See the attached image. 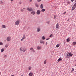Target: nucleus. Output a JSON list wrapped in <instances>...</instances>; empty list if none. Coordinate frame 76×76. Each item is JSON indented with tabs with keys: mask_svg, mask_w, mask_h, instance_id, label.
Returning a JSON list of instances; mask_svg holds the SVG:
<instances>
[{
	"mask_svg": "<svg viewBox=\"0 0 76 76\" xmlns=\"http://www.w3.org/2000/svg\"><path fill=\"white\" fill-rule=\"evenodd\" d=\"M45 10V9H42L41 10V12H44Z\"/></svg>",
	"mask_w": 76,
	"mask_h": 76,
	"instance_id": "412c9836",
	"label": "nucleus"
},
{
	"mask_svg": "<svg viewBox=\"0 0 76 76\" xmlns=\"http://www.w3.org/2000/svg\"><path fill=\"white\" fill-rule=\"evenodd\" d=\"M74 6L76 7V3L74 4Z\"/></svg>",
	"mask_w": 76,
	"mask_h": 76,
	"instance_id": "e433bc0d",
	"label": "nucleus"
},
{
	"mask_svg": "<svg viewBox=\"0 0 76 76\" xmlns=\"http://www.w3.org/2000/svg\"><path fill=\"white\" fill-rule=\"evenodd\" d=\"M11 76H14V75H12Z\"/></svg>",
	"mask_w": 76,
	"mask_h": 76,
	"instance_id": "09e8293b",
	"label": "nucleus"
},
{
	"mask_svg": "<svg viewBox=\"0 0 76 76\" xmlns=\"http://www.w3.org/2000/svg\"><path fill=\"white\" fill-rule=\"evenodd\" d=\"M25 9V8H23V9H21L20 10L21 12H23L24 11V10H23Z\"/></svg>",
	"mask_w": 76,
	"mask_h": 76,
	"instance_id": "6ab92c4d",
	"label": "nucleus"
},
{
	"mask_svg": "<svg viewBox=\"0 0 76 76\" xmlns=\"http://www.w3.org/2000/svg\"><path fill=\"white\" fill-rule=\"evenodd\" d=\"M62 60V59L61 58H59L58 60V61H61Z\"/></svg>",
	"mask_w": 76,
	"mask_h": 76,
	"instance_id": "f3484780",
	"label": "nucleus"
},
{
	"mask_svg": "<svg viewBox=\"0 0 76 76\" xmlns=\"http://www.w3.org/2000/svg\"><path fill=\"white\" fill-rule=\"evenodd\" d=\"M11 40V37H8L7 38V41H10Z\"/></svg>",
	"mask_w": 76,
	"mask_h": 76,
	"instance_id": "39448f33",
	"label": "nucleus"
},
{
	"mask_svg": "<svg viewBox=\"0 0 76 76\" xmlns=\"http://www.w3.org/2000/svg\"><path fill=\"white\" fill-rule=\"evenodd\" d=\"M49 38H48V39H46V40H48V39H49Z\"/></svg>",
	"mask_w": 76,
	"mask_h": 76,
	"instance_id": "a18cd8bd",
	"label": "nucleus"
},
{
	"mask_svg": "<svg viewBox=\"0 0 76 76\" xmlns=\"http://www.w3.org/2000/svg\"><path fill=\"white\" fill-rule=\"evenodd\" d=\"M4 57H7V55H4Z\"/></svg>",
	"mask_w": 76,
	"mask_h": 76,
	"instance_id": "f704fd0d",
	"label": "nucleus"
},
{
	"mask_svg": "<svg viewBox=\"0 0 76 76\" xmlns=\"http://www.w3.org/2000/svg\"><path fill=\"white\" fill-rule=\"evenodd\" d=\"M10 1H11L12 2V1H13V0H10Z\"/></svg>",
	"mask_w": 76,
	"mask_h": 76,
	"instance_id": "37998d69",
	"label": "nucleus"
},
{
	"mask_svg": "<svg viewBox=\"0 0 76 76\" xmlns=\"http://www.w3.org/2000/svg\"><path fill=\"white\" fill-rule=\"evenodd\" d=\"M35 6H36V7H39V5H38V4H36Z\"/></svg>",
	"mask_w": 76,
	"mask_h": 76,
	"instance_id": "bb28decb",
	"label": "nucleus"
},
{
	"mask_svg": "<svg viewBox=\"0 0 76 76\" xmlns=\"http://www.w3.org/2000/svg\"><path fill=\"white\" fill-rule=\"evenodd\" d=\"M49 21L47 22V23H48V24H49Z\"/></svg>",
	"mask_w": 76,
	"mask_h": 76,
	"instance_id": "c03bdc74",
	"label": "nucleus"
},
{
	"mask_svg": "<svg viewBox=\"0 0 76 76\" xmlns=\"http://www.w3.org/2000/svg\"><path fill=\"white\" fill-rule=\"evenodd\" d=\"M75 2H76V0H75Z\"/></svg>",
	"mask_w": 76,
	"mask_h": 76,
	"instance_id": "603ef678",
	"label": "nucleus"
},
{
	"mask_svg": "<svg viewBox=\"0 0 76 76\" xmlns=\"http://www.w3.org/2000/svg\"><path fill=\"white\" fill-rule=\"evenodd\" d=\"M31 69H32V67H31V66H29L28 67V70H31Z\"/></svg>",
	"mask_w": 76,
	"mask_h": 76,
	"instance_id": "a211bd4d",
	"label": "nucleus"
},
{
	"mask_svg": "<svg viewBox=\"0 0 76 76\" xmlns=\"http://www.w3.org/2000/svg\"><path fill=\"white\" fill-rule=\"evenodd\" d=\"M37 49L38 50H41V47L40 46H38L37 47Z\"/></svg>",
	"mask_w": 76,
	"mask_h": 76,
	"instance_id": "6e6552de",
	"label": "nucleus"
},
{
	"mask_svg": "<svg viewBox=\"0 0 76 76\" xmlns=\"http://www.w3.org/2000/svg\"><path fill=\"white\" fill-rule=\"evenodd\" d=\"M76 8V7H75V6H73L72 7V10H75V9Z\"/></svg>",
	"mask_w": 76,
	"mask_h": 76,
	"instance_id": "5701e85b",
	"label": "nucleus"
},
{
	"mask_svg": "<svg viewBox=\"0 0 76 76\" xmlns=\"http://www.w3.org/2000/svg\"><path fill=\"white\" fill-rule=\"evenodd\" d=\"M49 37L52 38L53 37V35H52V34H50L49 36Z\"/></svg>",
	"mask_w": 76,
	"mask_h": 76,
	"instance_id": "c756f323",
	"label": "nucleus"
},
{
	"mask_svg": "<svg viewBox=\"0 0 76 76\" xmlns=\"http://www.w3.org/2000/svg\"><path fill=\"white\" fill-rule=\"evenodd\" d=\"M39 71H41V69H40V70H39Z\"/></svg>",
	"mask_w": 76,
	"mask_h": 76,
	"instance_id": "8fccbe9b",
	"label": "nucleus"
},
{
	"mask_svg": "<svg viewBox=\"0 0 76 76\" xmlns=\"http://www.w3.org/2000/svg\"><path fill=\"white\" fill-rule=\"evenodd\" d=\"M4 51V49L3 48L1 49V53H3Z\"/></svg>",
	"mask_w": 76,
	"mask_h": 76,
	"instance_id": "4be33fe9",
	"label": "nucleus"
},
{
	"mask_svg": "<svg viewBox=\"0 0 76 76\" xmlns=\"http://www.w3.org/2000/svg\"><path fill=\"white\" fill-rule=\"evenodd\" d=\"M74 69L73 68L72 69V71H74Z\"/></svg>",
	"mask_w": 76,
	"mask_h": 76,
	"instance_id": "a19ab883",
	"label": "nucleus"
},
{
	"mask_svg": "<svg viewBox=\"0 0 76 76\" xmlns=\"http://www.w3.org/2000/svg\"><path fill=\"white\" fill-rule=\"evenodd\" d=\"M56 15H54V19H56Z\"/></svg>",
	"mask_w": 76,
	"mask_h": 76,
	"instance_id": "2f4dec72",
	"label": "nucleus"
},
{
	"mask_svg": "<svg viewBox=\"0 0 76 76\" xmlns=\"http://www.w3.org/2000/svg\"><path fill=\"white\" fill-rule=\"evenodd\" d=\"M76 42H74L73 43V45H76Z\"/></svg>",
	"mask_w": 76,
	"mask_h": 76,
	"instance_id": "a878e982",
	"label": "nucleus"
},
{
	"mask_svg": "<svg viewBox=\"0 0 76 76\" xmlns=\"http://www.w3.org/2000/svg\"><path fill=\"white\" fill-rule=\"evenodd\" d=\"M31 14H32L33 15H35V12L33 11L31 12Z\"/></svg>",
	"mask_w": 76,
	"mask_h": 76,
	"instance_id": "4468645a",
	"label": "nucleus"
},
{
	"mask_svg": "<svg viewBox=\"0 0 76 76\" xmlns=\"http://www.w3.org/2000/svg\"><path fill=\"white\" fill-rule=\"evenodd\" d=\"M70 41V40L69 39V37L66 40V41L67 42H69Z\"/></svg>",
	"mask_w": 76,
	"mask_h": 76,
	"instance_id": "dca6fc26",
	"label": "nucleus"
},
{
	"mask_svg": "<svg viewBox=\"0 0 76 76\" xmlns=\"http://www.w3.org/2000/svg\"><path fill=\"white\" fill-rule=\"evenodd\" d=\"M43 8V4H42L40 5V9H42V8Z\"/></svg>",
	"mask_w": 76,
	"mask_h": 76,
	"instance_id": "2eb2a0df",
	"label": "nucleus"
},
{
	"mask_svg": "<svg viewBox=\"0 0 76 76\" xmlns=\"http://www.w3.org/2000/svg\"><path fill=\"white\" fill-rule=\"evenodd\" d=\"M26 51V48H24L22 49V51L24 53H25Z\"/></svg>",
	"mask_w": 76,
	"mask_h": 76,
	"instance_id": "9d476101",
	"label": "nucleus"
},
{
	"mask_svg": "<svg viewBox=\"0 0 76 76\" xmlns=\"http://www.w3.org/2000/svg\"><path fill=\"white\" fill-rule=\"evenodd\" d=\"M1 72H0V75H1Z\"/></svg>",
	"mask_w": 76,
	"mask_h": 76,
	"instance_id": "3c124183",
	"label": "nucleus"
},
{
	"mask_svg": "<svg viewBox=\"0 0 76 76\" xmlns=\"http://www.w3.org/2000/svg\"><path fill=\"white\" fill-rule=\"evenodd\" d=\"M47 62V61L46 60H45L44 61V64H46V63Z\"/></svg>",
	"mask_w": 76,
	"mask_h": 76,
	"instance_id": "7c9ffc66",
	"label": "nucleus"
},
{
	"mask_svg": "<svg viewBox=\"0 0 76 76\" xmlns=\"http://www.w3.org/2000/svg\"><path fill=\"white\" fill-rule=\"evenodd\" d=\"M27 10L29 11V12H31V11H33V10L31 8H28L26 9Z\"/></svg>",
	"mask_w": 76,
	"mask_h": 76,
	"instance_id": "7ed1b4c3",
	"label": "nucleus"
},
{
	"mask_svg": "<svg viewBox=\"0 0 76 76\" xmlns=\"http://www.w3.org/2000/svg\"><path fill=\"white\" fill-rule=\"evenodd\" d=\"M3 45V43L2 42H0V45Z\"/></svg>",
	"mask_w": 76,
	"mask_h": 76,
	"instance_id": "cd10ccee",
	"label": "nucleus"
},
{
	"mask_svg": "<svg viewBox=\"0 0 76 76\" xmlns=\"http://www.w3.org/2000/svg\"><path fill=\"white\" fill-rule=\"evenodd\" d=\"M32 1V0H29L30 2H31V1Z\"/></svg>",
	"mask_w": 76,
	"mask_h": 76,
	"instance_id": "ea45409f",
	"label": "nucleus"
},
{
	"mask_svg": "<svg viewBox=\"0 0 76 76\" xmlns=\"http://www.w3.org/2000/svg\"><path fill=\"white\" fill-rule=\"evenodd\" d=\"M1 28H6V27L5 25H3L1 26Z\"/></svg>",
	"mask_w": 76,
	"mask_h": 76,
	"instance_id": "ddd939ff",
	"label": "nucleus"
},
{
	"mask_svg": "<svg viewBox=\"0 0 76 76\" xmlns=\"http://www.w3.org/2000/svg\"><path fill=\"white\" fill-rule=\"evenodd\" d=\"M59 25L58 23H57V24L56 25V29H58L59 28Z\"/></svg>",
	"mask_w": 76,
	"mask_h": 76,
	"instance_id": "9b49d317",
	"label": "nucleus"
},
{
	"mask_svg": "<svg viewBox=\"0 0 76 76\" xmlns=\"http://www.w3.org/2000/svg\"><path fill=\"white\" fill-rule=\"evenodd\" d=\"M37 15H40L41 13V11L40 10H38L36 12Z\"/></svg>",
	"mask_w": 76,
	"mask_h": 76,
	"instance_id": "20e7f679",
	"label": "nucleus"
},
{
	"mask_svg": "<svg viewBox=\"0 0 76 76\" xmlns=\"http://www.w3.org/2000/svg\"><path fill=\"white\" fill-rule=\"evenodd\" d=\"M20 22V20H18L15 22V25H18Z\"/></svg>",
	"mask_w": 76,
	"mask_h": 76,
	"instance_id": "f03ea898",
	"label": "nucleus"
},
{
	"mask_svg": "<svg viewBox=\"0 0 76 76\" xmlns=\"http://www.w3.org/2000/svg\"><path fill=\"white\" fill-rule=\"evenodd\" d=\"M26 38V37H25V35H23V36L22 38L21 39V41H22L23 39H25Z\"/></svg>",
	"mask_w": 76,
	"mask_h": 76,
	"instance_id": "0eeeda50",
	"label": "nucleus"
},
{
	"mask_svg": "<svg viewBox=\"0 0 76 76\" xmlns=\"http://www.w3.org/2000/svg\"><path fill=\"white\" fill-rule=\"evenodd\" d=\"M5 47L6 48H7L8 47H9V45H5Z\"/></svg>",
	"mask_w": 76,
	"mask_h": 76,
	"instance_id": "c85d7f7f",
	"label": "nucleus"
},
{
	"mask_svg": "<svg viewBox=\"0 0 76 76\" xmlns=\"http://www.w3.org/2000/svg\"><path fill=\"white\" fill-rule=\"evenodd\" d=\"M40 43L41 44L43 43V44H44V42L42 40H40Z\"/></svg>",
	"mask_w": 76,
	"mask_h": 76,
	"instance_id": "f8f14e48",
	"label": "nucleus"
},
{
	"mask_svg": "<svg viewBox=\"0 0 76 76\" xmlns=\"http://www.w3.org/2000/svg\"><path fill=\"white\" fill-rule=\"evenodd\" d=\"M19 4H22V2H19Z\"/></svg>",
	"mask_w": 76,
	"mask_h": 76,
	"instance_id": "4c0bfd02",
	"label": "nucleus"
},
{
	"mask_svg": "<svg viewBox=\"0 0 76 76\" xmlns=\"http://www.w3.org/2000/svg\"><path fill=\"white\" fill-rule=\"evenodd\" d=\"M73 56V54L72 53H69L68 52L66 53V58H68L70 57V56Z\"/></svg>",
	"mask_w": 76,
	"mask_h": 76,
	"instance_id": "f257e3e1",
	"label": "nucleus"
},
{
	"mask_svg": "<svg viewBox=\"0 0 76 76\" xmlns=\"http://www.w3.org/2000/svg\"><path fill=\"white\" fill-rule=\"evenodd\" d=\"M59 46H60V45L58 44L56 45V47L57 48H58V47H59Z\"/></svg>",
	"mask_w": 76,
	"mask_h": 76,
	"instance_id": "393cba45",
	"label": "nucleus"
},
{
	"mask_svg": "<svg viewBox=\"0 0 76 76\" xmlns=\"http://www.w3.org/2000/svg\"><path fill=\"white\" fill-rule=\"evenodd\" d=\"M47 44H48L47 42H46V45H47Z\"/></svg>",
	"mask_w": 76,
	"mask_h": 76,
	"instance_id": "49530a36",
	"label": "nucleus"
},
{
	"mask_svg": "<svg viewBox=\"0 0 76 76\" xmlns=\"http://www.w3.org/2000/svg\"><path fill=\"white\" fill-rule=\"evenodd\" d=\"M42 39L43 40H44V39H45V37L44 36L42 37Z\"/></svg>",
	"mask_w": 76,
	"mask_h": 76,
	"instance_id": "aec40b11",
	"label": "nucleus"
},
{
	"mask_svg": "<svg viewBox=\"0 0 76 76\" xmlns=\"http://www.w3.org/2000/svg\"><path fill=\"white\" fill-rule=\"evenodd\" d=\"M20 51H22V48H20Z\"/></svg>",
	"mask_w": 76,
	"mask_h": 76,
	"instance_id": "72a5a7b5",
	"label": "nucleus"
},
{
	"mask_svg": "<svg viewBox=\"0 0 76 76\" xmlns=\"http://www.w3.org/2000/svg\"><path fill=\"white\" fill-rule=\"evenodd\" d=\"M66 12H65L63 13V14H66Z\"/></svg>",
	"mask_w": 76,
	"mask_h": 76,
	"instance_id": "79ce46f5",
	"label": "nucleus"
},
{
	"mask_svg": "<svg viewBox=\"0 0 76 76\" xmlns=\"http://www.w3.org/2000/svg\"><path fill=\"white\" fill-rule=\"evenodd\" d=\"M71 1H72V2H73L74 1V0H71Z\"/></svg>",
	"mask_w": 76,
	"mask_h": 76,
	"instance_id": "58836bf2",
	"label": "nucleus"
},
{
	"mask_svg": "<svg viewBox=\"0 0 76 76\" xmlns=\"http://www.w3.org/2000/svg\"><path fill=\"white\" fill-rule=\"evenodd\" d=\"M41 0H37L38 2H39Z\"/></svg>",
	"mask_w": 76,
	"mask_h": 76,
	"instance_id": "c9c22d12",
	"label": "nucleus"
},
{
	"mask_svg": "<svg viewBox=\"0 0 76 76\" xmlns=\"http://www.w3.org/2000/svg\"><path fill=\"white\" fill-rule=\"evenodd\" d=\"M30 50L32 52H33V53H35V50L34 49V48L32 47H31L30 48Z\"/></svg>",
	"mask_w": 76,
	"mask_h": 76,
	"instance_id": "423d86ee",
	"label": "nucleus"
},
{
	"mask_svg": "<svg viewBox=\"0 0 76 76\" xmlns=\"http://www.w3.org/2000/svg\"><path fill=\"white\" fill-rule=\"evenodd\" d=\"M1 3H3V2L2 1H1Z\"/></svg>",
	"mask_w": 76,
	"mask_h": 76,
	"instance_id": "de8ad7c7",
	"label": "nucleus"
},
{
	"mask_svg": "<svg viewBox=\"0 0 76 76\" xmlns=\"http://www.w3.org/2000/svg\"><path fill=\"white\" fill-rule=\"evenodd\" d=\"M21 76H23V75H21Z\"/></svg>",
	"mask_w": 76,
	"mask_h": 76,
	"instance_id": "864d4df0",
	"label": "nucleus"
},
{
	"mask_svg": "<svg viewBox=\"0 0 76 76\" xmlns=\"http://www.w3.org/2000/svg\"><path fill=\"white\" fill-rule=\"evenodd\" d=\"M67 3H68V4H70V2H69V1H68Z\"/></svg>",
	"mask_w": 76,
	"mask_h": 76,
	"instance_id": "473e14b6",
	"label": "nucleus"
},
{
	"mask_svg": "<svg viewBox=\"0 0 76 76\" xmlns=\"http://www.w3.org/2000/svg\"><path fill=\"white\" fill-rule=\"evenodd\" d=\"M37 32H39L40 31V27H38L37 28Z\"/></svg>",
	"mask_w": 76,
	"mask_h": 76,
	"instance_id": "1a4fd4ad",
	"label": "nucleus"
},
{
	"mask_svg": "<svg viewBox=\"0 0 76 76\" xmlns=\"http://www.w3.org/2000/svg\"><path fill=\"white\" fill-rule=\"evenodd\" d=\"M33 74L32 73V72H31L29 74V76H32Z\"/></svg>",
	"mask_w": 76,
	"mask_h": 76,
	"instance_id": "b1692460",
	"label": "nucleus"
}]
</instances>
